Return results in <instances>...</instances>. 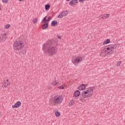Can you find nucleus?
<instances>
[{
	"label": "nucleus",
	"instance_id": "1",
	"mask_svg": "<svg viewBox=\"0 0 125 125\" xmlns=\"http://www.w3.org/2000/svg\"><path fill=\"white\" fill-rule=\"evenodd\" d=\"M42 49L44 52H47L48 55L52 57L55 55L58 50L56 46H52L51 44L48 42L43 44Z\"/></svg>",
	"mask_w": 125,
	"mask_h": 125
},
{
	"label": "nucleus",
	"instance_id": "2",
	"mask_svg": "<svg viewBox=\"0 0 125 125\" xmlns=\"http://www.w3.org/2000/svg\"><path fill=\"white\" fill-rule=\"evenodd\" d=\"M117 47L116 44H110L105 46L104 49L101 50L100 55L102 57H105L106 55L113 54Z\"/></svg>",
	"mask_w": 125,
	"mask_h": 125
},
{
	"label": "nucleus",
	"instance_id": "3",
	"mask_svg": "<svg viewBox=\"0 0 125 125\" xmlns=\"http://www.w3.org/2000/svg\"><path fill=\"white\" fill-rule=\"evenodd\" d=\"M24 48V43H23V41L18 40L13 44L14 51L16 53H18L20 50H22Z\"/></svg>",
	"mask_w": 125,
	"mask_h": 125
},
{
	"label": "nucleus",
	"instance_id": "4",
	"mask_svg": "<svg viewBox=\"0 0 125 125\" xmlns=\"http://www.w3.org/2000/svg\"><path fill=\"white\" fill-rule=\"evenodd\" d=\"M63 101V99L61 98V97L55 96L53 98V103H51V106H57L59 104H60Z\"/></svg>",
	"mask_w": 125,
	"mask_h": 125
},
{
	"label": "nucleus",
	"instance_id": "5",
	"mask_svg": "<svg viewBox=\"0 0 125 125\" xmlns=\"http://www.w3.org/2000/svg\"><path fill=\"white\" fill-rule=\"evenodd\" d=\"M94 87H90L86 88V91H84L83 92L84 93L88 98L93 95V90L95 89Z\"/></svg>",
	"mask_w": 125,
	"mask_h": 125
},
{
	"label": "nucleus",
	"instance_id": "6",
	"mask_svg": "<svg viewBox=\"0 0 125 125\" xmlns=\"http://www.w3.org/2000/svg\"><path fill=\"white\" fill-rule=\"evenodd\" d=\"M7 38V34L2 33L0 35V42H5L6 39Z\"/></svg>",
	"mask_w": 125,
	"mask_h": 125
},
{
	"label": "nucleus",
	"instance_id": "7",
	"mask_svg": "<svg viewBox=\"0 0 125 125\" xmlns=\"http://www.w3.org/2000/svg\"><path fill=\"white\" fill-rule=\"evenodd\" d=\"M85 98H88V97L83 92L82 95L80 96L79 98V100L80 102H85L86 101V99Z\"/></svg>",
	"mask_w": 125,
	"mask_h": 125
},
{
	"label": "nucleus",
	"instance_id": "8",
	"mask_svg": "<svg viewBox=\"0 0 125 125\" xmlns=\"http://www.w3.org/2000/svg\"><path fill=\"white\" fill-rule=\"evenodd\" d=\"M83 61V58L82 57H77L75 58L74 62H73L74 64H79L80 62Z\"/></svg>",
	"mask_w": 125,
	"mask_h": 125
},
{
	"label": "nucleus",
	"instance_id": "9",
	"mask_svg": "<svg viewBox=\"0 0 125 125\" xmlns=\"http://www.w3.org/2000/svg\"><path fill=\"white\" fill-rule=\"evenodd\" d=\"M109 17H110L109 14H104L99 16V19H107V18H109Z\"/></svg>",
	"mask_w": 125,
	"mask_h": 125
},
{
	"label": "nucleus",
	"instance_id": "10",
	"mask_svg": "<svg viewBox=\"0 0 125 125\" xmlns=\"http://www.w3.org/2000/svg\"><path fill=\"white\" fill-rule=\"evenodd\" d=\"M20 106H21V102L18 101L14 105L12 106V108H13V109H15V108H19Z\"/></svg>",
	"mask_w": 125,
	"mask_h": 125
},
{
	"label": "nucleus",
	"instance_id": "11",
	"mask_svg": "<svg viewBox=\"0 0 125 125\" xmlns=\"http://www.w3.org/2000/svg\"><path fill=\"white\" fill-rule=\"evenodd\" d=\"M76 3H78V0H72L69 2V4L73 6V5H76Z\"/></svg>",
	"mask_w": 125,
	"mask_h": 125
},
{
	"label": "nucleus",
	"instance_id": "12",
	"mask_svg": "<svg viewBox=\"0 0 125 125\" xmlns=\"http://www.w3.org/2000/svg\"><path fill=\"white\" fill-rule=\"evenodd\" d=\"M81 95V92L79 90H76L74 93V97H78V96H80Z\"/></svg>",
	"mask_w": 125,
	"mask_h": 125
},
{
	"label": "nucleus",
	"instance_id": "13",
	"mask_svg": "<svg viewBox=\"0 0 125 125\" xmlns=\"http://www.w3.org/2000/svg\"><path fill=\"white\" fill-rule=\"evenodd\" d=\"M85 84H82L78 87V89L79 90H83L85 88Z\"/></svg>",
	"mask_w": 125,
	"mask_h": 125
},
{
	"label": "nucleus",
	"instance_id": "14",
	"mask_svg": "<svg viewBox=\"0 0 125 125\" xmlns=\"http://www.w3.org/2000/svg\"><path fill=\"white\" fill-rule=\"evenodd\" d=\"M57 24H58L57 21H53L51 23V26H52V27H55Z\"/></svg>",
	"mask_w": 125,
	"mask_h": 125
},
{
	"label": "nucleus",
	"instance_id": "15",
	"mask_svg": "<svg viewBox=\"0 0 125 125\" xmlns=\"http://www.w3.org/2000/svg\"><path fill=\"white\" fill-rule=\"evenodd\" d=\"M110 39H106L105 41L103 42V45H105V44H108V43H110Z\"/></svg>",
	"mask_w": 125,
	"mask_h": 125
},
{
	"label": "nucleus",
	"instance_id": "16",
	"mask_svg": "<svg viewBox=\"0 0 125 125\" xmlns=\"http://www.w3.org/2000/svg\"><path fill=\"white\" fill-rule=\"evenodd\" d=\"M48 27V23H44L42 26V30H45Z\"/></svg>",
	"mask_w": 125,
	"mask_h": 125
},
{
	"label": "nucleus",
	"instance_id": "17",
	"mask_svg": "<svg viewBox=\"0 0 125 125\" xmlns=\"http://www.w3.org/2000/svg\"><path fill=\"white\" fill-rule=\"evenodd\" d=\"M76 102L75 100H72L71 101H70V102L68 104V105L69 106H73V105H74V104H75Z\"/></svg>",
	"mask_w": 125,
	"mask_h": 125
},
{
	"label": "nucleus",
	"instance_id": "18",
	"mask_svg": "<svg viewBox=\"0 0 125 125\" xmlns=\"http://www.w3.org/2000/svg\"><path fill=\"white\" fill-rule=\"evenodd\" d=\"M62 14L63 17L65 16H67V15H68V11H63L62 12Z\"/></svg>",
	"mask_w": 125,
	"mask_h": 125
},
{
	"label": "nucleus",
	"instance_id": "19",
	"mask_svg": "<svg viewBox=\"0 0 125 125\" xmlns=\"http://www.w3.org/2000/svg\"><path fill=\"white\" fill-rule=\"evenodd\" d=\"M8 84H9V83H7L6 82H4L2 84V87H3V88H6Z\"/></svg>",
	"mask_w": 125,
	"mask_h": 125
},
{
	"label": "nucleus",
	"instance_id": "20",
	"mask_svg": "<svg viewBox=\"0 0 125 125\" xmlns=\"http://www.w3.org/2000/svg\"><path fill=\"white\" fill-rule=\"evenodd\" d=\"M49 8H50V5H49V4H47L45 5V10H49Z\"/></svg>",
	"mask_w": 125,
	"mask_h": 125
},
{
	"label": "nucleus",
	"instance_id": "21",
	"mask_svg": "<svg viewBox=\"0 0 125 125\" xmlns=\"http://www.w3.org/2000/svg\"><path fill=\"white\" fill-rule=\"evenodd\" d=\"M55 115L56 116V117H59V116H60V112H59V111H56L55 112Z\"/></svg>",
	"mask_w": 125,
	"mask_h": 125
},
{
	"label": "nucleus",
	"instance_id": "22",
	"mask_svg": "<svg viewBox=\"0 0 125 125\" xmlns=\"http://www.w3.org/2000/svg\"><path fill=\"white\" fill-rule=\"evenodd\" d=\"M65 86V85H62V86H60L58 87V89H64V87Z\"/></svg>",
	"mask_w": 125,
	"mask_h": 125
},
{
	"label": "nucleus",
	"instance_id": "23",
	"mask_svg": "<svg viewBox=\"0 0 125 125\" xmlns=\"http://www.w3.org/2000/svg\"><path fill=\"white\" fill-rule=\"evenodd\" d=\"M121 64H122V61H120L117 62L116 64V66L117 67H119V66H120Z\"/></svg>",
	"mask_w": 125,
	"mask_h": 125
},
{
	"label": "nucleus",
	"instance_id": "24",
	"mask_svg": "<svg viewBox=\"0 0 125 125\" xmlns=\"http://www.w3.org/2000/svg\"><path fill=\"white\" fill-rule=\"evenodd\" d=\"M58 18H63V16L62 14V13H61L58 16Z\"/></svg>",
	"mask_w": 125,
	"mask_h": 125
},
{
	"label": "nucleus",
	"instance_id": "25",
	"mask_svg": "<svg viewBox=\"0 0 125 125\" xmlns=\"http://www.w3.org/2000/svg\"><path fill=\"white\" fill-rule=\"evenodd\" d=\"M37 19H34L32 21V22L33 23V24H36L37 23Z\"/></svg>",
	"mask_w": 125,
	"mask_h": 125
},
{
	"label": "nucleus",
	"instance_id": "26",
	"mask_svg": "<svg viewBox=\"0 0 125 125\" xmlns=\"http://www.w3.org/2000/svg\"><path fill=\"white\" fill-rule=\"evenodd\" d=\"M8 0H2V2L3 3H7V2H8Z\"/></svg>",
	"mask_w": 125,
	"mask_h": 125
},
{
	"label": "nucleus",
	"instance_id": "27",
	"mask_svg": "<svg viewBox=\"0 0 125 125\" xmlns=\"http://www.w3.org/2000/svg\"><path fill=\"white\" fill-rule=\"evenodd\" d=\"M10 24H6L5 26V28L6 29H8V28H10Z\"/></svg>",
	"mask_w": 125,
	"mask_h": 125
},
{
	"label": "nucleus",
	"instance_id": "28",
	"mask_svg": "<svg viewBox=\"0 0 125 125\" xmlns=\"http://www.w3.org/2000/svg\"><path fill=\"white\" fill-rule=\"evenodd\" d=\"M58 83H59L57 82V83H55L54 82H53L51 83V84H52V85H54L55 86V85H56V84H58Z\"/></svg>",
	"mask_w": 125,
	"mask_h": 125
},
{
	"label": "nucleus",
	"instance_id": "29",
	"mask_svg": "<svg viewBox=\"0 0 125 125\" xmlns=\"http://www.w3.org/2000/svg\"><path fill=\"white\" fill-rule=\"evenodd\" d=\"M26 50H22V51H21V53H22V54L23 55H26Z\"/></svg>",
	"mask_w": 125,
	"mask_h": 125
},
{
	"label": "nucleus",
	"instance_id": "30",
	"mask_svg": "<svg viewBox=\"0 0 125 125\" xmlns=\"http://www.w3.org/2000/svg\"><path fill=\"white\" fill-rule=\"evenodd\" d=\"M51 16H49L48 17V19L47 20V22H48V21H50V20H51Z\"/></svg>",
	"mask_w": 125,
	"mask_h": 125
},
{
	"label": "nucleus",
	"instance_id": "31",
	"mask_svg": "<svg viewBox=\"0 0 125 125\" xmlns=\"http://www.w3.org/2000/svg\"><path fill=\"white\" fill-rule=\"evenodd\" d=\"M46 22H47V20H42V23H47Z\"/></svg>",
	"mask_w": 125,
	"mask_h": 125
},
{
	"label": "nucleus",
	"instance_id": "32",
	"mask_svg": "<svg viewBox=\"0 0 125 125\" xmlns=\"http://www.w3.org/2000/svg\"><path fill=\"white\" fill-rule=\"evenodd\" d=\"M79 1L81 3H82V2H83V0H79Z\"/></svg>",
	"mask_w": 125,
	"mask_h": 125
},
{
	"label": "nucleus",
	"instance_id": "33",
	"mask_svg": "<svg viewBox=\"0 0 125 125\" xmlns=\"http://www.w3.org/2000/svg\"><path fill=\"white\" fill-rule=\"evenodd\" d=\"M46 16H45L43 19V20H46Z\"/></svg>",
	"mask_w": 125,
	"mask_h": 125
},
{
	"label": "nucleus",
	"instance_id": "34",
	"mask_svg": "<svg viewBox=\"0 0 125 125\" xmlns=\"http://www.w3.org/2000/svg\"><path fill=\"white\" fill-rule=\"evenodd\" d=\"M58 39H61V36H58Z\"/></svg>",
	"mask_w": 125,
	"mask_h": 125
},
{
	"label": "nucleus",
	"instance_id": "35",
	"mask_svg": "<svg viewBox=\"0 0 125 125\" xmlns=\"http://www.w3.org/2000/svg\"><path fill=\"white\" fill-rule=\"evenodd\" d=\"M19 0V1H23L24 0Z\"/></svg>",
	"mask_w": 125,
	"mask_h": 125
},
{
	"label": "nucleus",
	"instance_id": "36",
	"mask_svg": "<svg viewBox=\"0 0 125 125\" xmlns=\"http://www.w3.org/2000/svg\"><path fill=\"white\" fill-rule=\"evenodd\" d=\"M49 89H51V87H49Z\"/></svg>",
	"mask_w": 125,
	"mask_h": 125
},
{
	"label": "nucleus",
	"instance_id": "37",
	"mask_svg": "<svg viewBox=\"0 0 125 125\" xmlns=\"http://www.w3.org/2000/svg\"><path fill=\"white\" fill-rule=\"evenodd\" d=\"M0 117H1V114H0Z\"/></svg>",
	"mask_w": 125,
	"mask_h": 125
},
{
	"label": "nucleus",
	"instance_id": "38",
	"mask_svg": "<svg viewBox=\"0 0 125 125\" xmlns=\"http://www.w3.org/2000/svg\"><path fill=\"white\" fill-rule=\"evenodd\" d=\"M6 82H8V80H6Z\"/></svg>",
	"mask_w": 125,
	"mask_h": 125
},
{
	"label": "nucleus",
	"instance_id": "39",
	"mask_svg": "<svg viewBox=\"0 0 125 125\" xmlns=\"http://www.w3.org/2000/svg\"><path fill=\"white\" fill-rule=\"evenodd\" d=\"M56 82V81H55V82Z\"/></svg>",
	"mask_w": 125,
	"mask_h": 125
}]
</instances>
